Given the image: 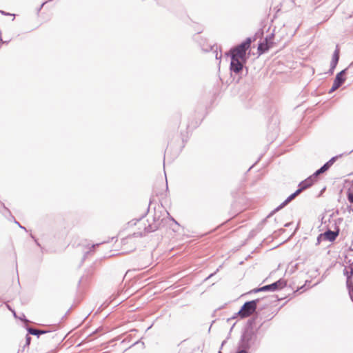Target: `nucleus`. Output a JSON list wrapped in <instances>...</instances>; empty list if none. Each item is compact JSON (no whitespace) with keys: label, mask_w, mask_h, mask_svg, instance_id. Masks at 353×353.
Segmentation results:
<instances>
[{"label":"nucleus","mask_w":353,"mask_h":353,"mask_svg":"<svg viewBox=\"0 0 353 353\" xmlns=\"http://www.w3.org/2000/svg\"><path fill=\"white\" fill-rule=\"evenodd\" d=\"M251 41L250 38H247L245 41L233 48L231 50V57L241 59L242 61H245L246 51L250 48Z\"/></svg>","instance_id":"nucleus-1"},{"label":"nucleus","mask_w":353,"mask_h":353,"mask_svg":"<svg viewBox=\"0 0 353 353\" xmlns=\"http://www.w3.org/2000/svg\"><path fill=\"white\" fill-rule=\"evenodd\" d=\"M315 179H316V176H314V174L312 176H310V177H308L307 179H306L305 180L301 181L299 185V188L295 192H294L293 194H292L291 195H290L286 199L285 201L281 204V205L280 206V208H282L283 207L284 205H285L286 204H288V203H290L291 201H292L297 195H299L303 190H305L306 188L310 187L313 183L315 181Z\"/></svg>","instance_id":"nucleus-2"},{"label":"nucleus","mask_w":353,"mask_h":353,"mask_svg":"<svg viewBox=\"0 0 353 353\" xmlns=\"http://www.w3.org/2000/svg\"><path fill=\"white\" fill-rule=\"evenodd\" d=\"M258 302L259 299H256L245 303L239 310V314L243 318L250 316L255 312Z\"/></svg>","instance_id":"nucleus-3"},{"label":"nucleus","mask_w":353,"mask_h":353,"mask_svg":"<svg viewBox=\"0 0 353 353\" xmlns=\"http://www.w3.org/2000/svg\"><path fill=\"white\" fill-rule=\"evenodd\" d=\"M343 274L347 277V281H346L347 287L349 290L350 296L352 300L353 301V282L351 280V278L353 275V270L350 268V270H348L347 268H345L343 270Z\"/></svg>","instance_id":"nucleus-4"},{"label":"nucleus","mask_w":353,"mask_h":353,"mask_svg":"<svg viewBox=\"0 0 353 353\" xmlns=\"http://www.w3.org/2000/svg\"><path fill=\"white\" fill-rule=\"evenodd\" d=\"M241 59L231 57L230 70L234 73H239L243 69V62Z\"/></svg>","instance_id":"nucleus-5"},{"label":"nucleus","mask_w":353,"mask_h":353,"mask_svg":"<svg viewBox=\"0 0 353 353\" xmlns=\"http://www.w3.org/2000/svg\"><path fill=\"white\" fill-rule=\"evenodd\" d=\"M345 72V70H343L336 74L332 87L330 90V92L339 88L341 85V84L345 81V78H343Z\"/></svg>","instance_id":"nucleus-6"},{"label":"nucleus","mask_w":353,"mask_h":353,"mask_svg":"<svg viewBox=\"0 0 353 353\" xmlns=\"http://www.w3.org/2000/svg\"><path fill=\"white\" fill-rule=\"evenodd\" d=\"M336 159V157H332L326 163H325L320 169L316 170L314 172V176H315L316 177L320 174H322L324 172H325L326 170H327L330 168V167L334 163Z\"/></svg>","instance_id":"nucleus-7"},{"label":"nucleus","mask_w":353,"mask_h":353,"mask_svg":"<svg viewBox=\"0 0 353 353\" xmlns=\"http://www.w3.org/2000/svg\"><path fill=\"white\" fill-rule=\"evenodd\" d=\"M286 285V283L284 280L280 279L272 284H270L271 291L274 292L277 290L282 289L283 287H285Z\"/></svg>","instance_id":"nucleus-8"},{"label":"nucleus","mask_w":353,"mask_h":353,"mask_svg":"<svg viewBox=\"0 0 353 353\" xmlns=\"http://www.w3.org/2000/svg\"><path fill=\"white\" fill-rule=\"evenodd\" d=\"M338 234V232L328 230L323 234V236L326 239L329 240L330 241H332L335 240Z\"/></svg>","instance_id":"nucleus-9"},{"label":"nucleus","mask_w":353,"mask_h":353,"mask_svg":"<svg viewBox=\"0 0 353 353\" xmlns=\"http://www.w3.org/2000/svg\"><path fill=\"white\" fill-rule=\"evenodd\" d=\"M339 50H336L332 56V59L331 64H330L332 70H334L335 68V67L336 66L337 63L339 61Z\"/></svg>","instance_id":"nucleus-10"},{"label":"nucleus","mask_w":353,"mask_h":353,"mask_svg":"<svg viewBox=\"0 0 353 353\" xmlns=\"http://www.w3.org/2000/svg\"><path fill=\"white\" fill-rule=\"evenodd\" d=\"M139 225H142V224L144 225V234L146 233V232H150L154 231L157 228V225H149L148 227H146L145 224L144 223V220L143 219L139 220Z\"/></svg>","instance_id":"nucleus-11"},{"label":"nucleus","mask_w":353,"mask_h":353,"mask_svg":"<svg viewBox=\"0 0 353 353\" xmlns=\"http://www.w3.org/2000/svg\"><path fill=\"white\" fill-rule=\"evenodd\" d=\"M27 330H28V332L29 334L35 335V336H37V337H39V335H41L42 334L46 333V331L37 330V329L29 327H27Z\"/></svg>","instance_id":"nucleus-12"},{"label":"nucleus","mask_w":353,"mask_h":353,"mask_svg":"<svg viewBox=\"0 0 353 353\" xmlns=\"http://www.w3.org/2000/svg\"><path fill=\"white\" fill-rule=\"evenodd\" d=\"M260 291H271L270 285H265L261 288L256 289L254 290V292H260Z\"/></svg>","instance_id":"nucleus-13"},{"label":"nucleus","mask_w":353,"mask_h":353,"mask_svg":"<svg viewBox=\"0 0 353 353\" xmlns=\"http://www.w3.org/2000/svg\"><path fill=\"white\" fill-rule=\"evenodd\" d=\"M31 337L29 336V334L26 336V345H29L30 344Z\"/></svg>","instance_id":"nucleus-14"},{"label":"nucleus","mask_w":353,"mask_h":353,"mask_svg":"<svg viewBox=\"0 0 353 353\" xmlns=\"http://www.w3.org/2000/svg\"><path fill=\"white\" fill-rule=\"evenodd\" d=\"M347 199L350 203H353V193L352 192H348Z\"/></svg>","instance_id":"nucleus-15"},{"label":"nucleus","mask_w":353,"mask_h":353,"mask_svg":"<svg viewBox=\"0 0 353 353\" xmlns=\"http://www.w3.org/2000/svg\"><path fill=\"white\" fill-rule=\"evenodd\" d=\"M265 41H266L267 48H270V44L272 43V41H270V39H269L268 38L265 39Z\"/></svg>","instance_id":"nucleus-16"},{"label":"nucleus","mask_w":353,"mask_h":353,"mask_svg":"<svg viewBox=\"0 0 353 353\" xmlns=\"http://www.w3.org/2000/svg\"><path fill=\"white\" fill-rule=\"evenodd\" d=\"M134 235L135 236H141L143 235V233L141 232H137V233H134Z\"/></svg>","instance_id":"nucleus-17"},{"label":"nucleus","mask_w":353,"mask_h":353,"mask_svg":"<svg viewBox=\"0 0 353 353\" xmlns=\"http://www.w3.org/2000/svg\"><path fill=\"white\" fill-rule=\"evenodd\" d=\"M237 353H247V352L245 350H241V351L238 352Z\"/></svg>","instance_id":"nucleus-18"},{"label":"nucleus","mask_w":353,"mask_h":353,"mask_svg":"<svg viewBox=\"0 0 353 353\" xmlns=\"http://www.w3.org/2000/svg\"><path fill=\"white\" fill-rule=\"evenodd\" d=\"M23 322H26V321H27L24 317H23Z\"/></svg>","instance_id":"nucleus-19"},{"label":"nucleus","mask_w":353,"mask_h":353,"mask_svg":"<svg viewBox=\"0 0 353 353\" xmlns=\"http://www.w3.org/2000/svg\"><path fill=\"white\" fill-rule=\"evenodd\" d=\"M261 46H262V44L259 45V50L261 48Z\"/></svg>","instance_id":"nucleus-20"},{"label":"nucleus","mask_w":353,"mask_h":353,"mask_svg":"<svg viewBox=\"0 0 353 353\" xmlns=\"http://www.w3.org/2000/svg\"><path fill=\"white\" fill-rule=\"evenodd\" d=\"M350 268H352L353 270V262H352V264Z\"/></svg>","instance_id":"nucleus-21"},{"label":"nucleus","mask_w":353,"mask_h":353,"mask_svg":"<svg viewBox=\"0 0 353 353\" xmlns=\"http://www.w3.org/2000/svg\"><path fill=\"white\" fill-rule=\"evenodd\" d=\"M352 151H353V149H352Z\"/></svg>","instance_id":"nucleus-22"}]
</instances>
